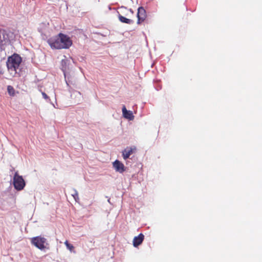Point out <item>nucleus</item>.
<instances>
[{"label": "nucleus", "mask_w": 262, "mask_h": 262, "mask_svg": "<svg viewBox=\"0 0 262 262\" xmlns=\"http://www.w3.org/2000/svg\"><path fill=\"white\" fill-rule=\"evenodd\" d=\"M48 43L51 48L55 49H68L72 44L70 37L62 33L51 37L48 40Z\"/></svg>", "instance_id": "nucleus-1"}, {"label": "nucleus", "mask_w": 262, "mask_h": 262, "mask_svg": "<svg viewBox=\"0 0 262 262\" xmlns=\"http://www.w3.org/2000/svg\"><path fill=\"white\" fill-rule=\"evenodd\" d=\"M21 62V58L17 54H14L8 58L6 63L7 67L11 74L14 73L15 74L17 73V70L18 69Z\"/></svg>", "instance_id": "nucleus-2"}, {"label": "nucleus", "mask_w": 262, "mask_h": 262, "mask_svg": "<svg viewBox=\"0 0 262 262\" xmlns=\"http://www.w3.org/2000/svg\"><path fill=\"white\" fill-rule=\"evenodd\" d=\"M31 243L32 245L35 246L40 250L48 248L49 244L47 239L41 236L33 237L31 238Z\"/></svg>", "instance_id": "nucleus-3"}, {"label": "nucleus", "mask_w": 262, "mask_h": 262, "mask_svg": "<svg viewBox=\"0 0 262 262\" xmlns=\"http://www.w3.org/2000/svg\"><path fill=\"white\" fill-rule=\"evenodd\" d=\"M13 184L15 189L18 191L21 190L26 185L25 180L22 176H19L18 171H16L13 179Z\"/></svg>", "instance_id": "nucleus-4"}, {"label": "nucleus", "mask_w": 262, "mask_h": 262, "mask_svg": "<svg viewBox=\"0 0 262 262\" xmlns=\"http://www.w3.org/2000/svg\"><path fill=\"white\" fill-rule=\"evenodd\" d=\"M146 17V14L145 10L143 7H140L138 9L137 17L138 21L137 24H140L141 22L143 21Z\"/></svg>", "instance_id": "nucleus-5"}, {"label": "nucleus", "mask_w": 262, "mask_h": 262, "mask_svg": "<svg viewBox=\"0 0 262 262\" xmlns=\"http://www.w3.org/2000/svg\"><path fill=\"white\" fill-rule=\"evenodd\" d=\"M113 167L117 172L122 173L125 170L123 164L117 160L113 162Z\"/></svg>", "instance_id": "nucleus-6"}, {"label": "nucleus", "mask_w": 262, "mask_h": 262, "mask_svg": "<svg viewBox=\"0 0 262 262\" xmlns=\"http://www.w3.org/2000/svg\"><path fill=\"white\" fill-rule=\"evenodd\" d=\"M136 148L134 146L127 147L122 151V156L124 160L128 159L129 156L136 150Z\"/></svg>", "instance_id": "nucleus-7"}, {"label": "nucleus", "mask_w": 262, "mask_h": 262, "mask_svg": "<svg viewBox=\"0 0 262 262\" xmlns=\"http://www.w3.org/2000/svg\"><path fill=\"white\" fill-rule=\"evenodd\" d=\"M122 114L123 117L129 120H133L134 119V116L132 112L127 111L125 106H123L122 108Z\"/></svg>", "instance_id": "nucleus-8"}, {"label": "nucleus", "mask_w": 262, "mask_h": 262, "mask_svg": "<svg viewBox=\"0 0 262 262\" xmlns=\"http://www.w3.org/2000/svg\"><path fill=\"white\" fill-rule=\"evenodd\" d=\"M144 236L142 233H140L138 236H135L133 239V245L134 247H137L142 244Z\"/></svg>", "instance_id": "nucleus-9"}, {"label": "nucleus", "mask_w": 262, "mask_h": 262, "mask_svg": "<svg viewBox=\"0 0 262 262\" xmlns=\"http://www.w3.org/2000/svg\"><path fill=\"white\" fill-rule=\"evenodd\" d=\"M8 40V35L4 30L0 31V47L5 45Z\"/></svg>", "instance_id": "nucleus-10"}, {"label": "nucleus", "mask_w": 262, "mask_h": 262, "mask_svg": "<svg viewBox=\"0 0 262 262\" xmlns=\"http://www.w3.org/2000/svg\"><path fill=\"white\" fill-rule=\"evenodd\" d=\"M118 19L122 23H125L127 24H132L134 23V21L133 20L127 18L120 14H119L118 15Z\"/></svg>", "instance_id": "nucleus-11"}, {"label": "nucleus", "mask_w": 262, "mask_h": 262, "mask_svg": "<svg viewBox=\"0 0 262 262\" xmlns=\"http://www.w3.org/2000/svg\"><path fill=\"white\" fill-rule=\"evenodd\" d=\"M7 91L9 95L11 96H13L15 95V90L13 87L11 85H8L7 86Z\"/></svg>", "instance_id": "nucleus-12"}, {"label": "nucleus", "mask_w": 262, "mask_h": 262, "mask_svg": "<svg viewBox=\"0 0 262 262\" xmlns=\"http://www.w3.org/2000/svg\"><path fill=\"white\" fill-rule=\"evenodd\" d=\"M66 63H67V60H64V59H62L61 60V66H62V70L64 73V76H65V78L66 77V71L67 70V68H66Z\"/></svg>", "instance_id": "nucleus-13"}, {"label": "nucleus", "mask_w": 262, "mask_h": 262, "mask_svg": "<svg viewBox=\"0 0 262 262\" xmlns=\"http://www.w3.org/2000/svg\"><path fill=\"white\" fill-rule=\"evenodd\" d=\"M41 94H42V96L43 97V98L46 100V101L47 102H50L54 107H55V105H54V104H53L51 102V100L49 98V97L45 93V92H41Z\"/></svg>", "instance_id": "nucleus-14"}, {"label": "nucleus", "mask_w": 262, "mask_h": 262, "mask_svg": "<svg viewBox=\"0 0 262 262\" xmlns=\"http://www.w3.org/2000/svg\"><path fill=\"white\" fill-rule=\"evenodd\" d=\"M72 195L73 196L74 200L76 202H78V201L79 200L78 196V193L76 190H74V193L72 194Z\"/></svg>", "instance_id": "nucleus-15"}, {"label": "nucleus", "mask_w": 262, "mask_h": 262, "mask_svg": "<svg viewBox=\"0 0 262 262\" xmlns=\"http://www.w3.org/2000/svg\"><path fill=\"white\" fill-rule=\"evenodd\" d=\"M64 244L66 245L67 248L71 251H72V250L74 249V246L69 244L68 243V242L67 241H66L65 242H64Z\"/></svg>", "instance_id": "nucleus-16"}, {"label": "nucleus", "mask_w": 262, "mask_h": 262, "mask_svg": "<svg viewBox=\"0 0 262 262\" xmlns=\"http://www.w3.org/2000/svg\"><path fill=\"white\" fill-rule=\"evenodd\" d=\"M129 11H130L132 14H133L134 12H133V11L132 10V9H129Z\"/></svg>", "instance_id": "nucleus-17"}, {"label": "nucleus", "mask_w": 262, "mask_h": 262, "mask_svg": "<svg viewBox=\"0 0 262 262\" xmlns=\"http://www.w3.org/2000/svg\"><path fill=\"white\" fill-rule=\"evenodd\" d=\"M121 9H126V8L125 7H124V6H122L121 7Z\"/></svg>", "instance_id": "nucleus-18"}, {"label": "nucleus", "mask_w": 262, "mask_h": 262, "mask_svg": "<svg viewBox=\"0 0 262 262\" xmlns=\"http://www.w3.org/2000/svg\"><path fill=\"white\" fill-rule=\"evenodd\" d=\"M110 199H108V200H107V201H108V203H110Z\"/></svg>", "instance_id": "nucleus-19"}, {"label": "nucleus", "mask_w": 262, "mask_h": 262, "mask_svg": "<svg viewBox=\"0 0 262 262\" xmlns=\"http://www.w3.org/2000/svg\"><path fill=\"white\" fill-rule=\"evenodd\" d=\"M66 83L68 85V81L67 80H66Z\"/></svg>", "instance_id": "nucleus-20"}]
</instances>
